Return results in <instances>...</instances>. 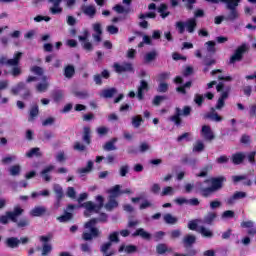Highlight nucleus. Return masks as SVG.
Segmentation results:
<instances>
[{
	"instance_id": "3",
	"label": "nucleus",
	"mask_w": 256,
	"mask_h": 256,
	"mask_svg": "<svg viewBox=\"0 0 256 256\" xmlns=\"http://www.w3.org/2000/svg\"><path fill=\"white\" fill-rule=\"evenodd\" d=\"M249 49H250L249 44L242 43L240 46L236 48L233 55L230 57L229 64L234 65V63L243 61V55L249 52Z\"/></svg>"
},
{
	"instance_id": "37",
	"label": "nucleus",
	"mask_w": 256,
	"mask_h": 256,
	"mask_svg": "<svg viewBox=\"0 0 256 256\" xmlns=\"http://www.w3.org/2000/svg\"><path fill=\"white\" fill-rule=\"evenodd\" d=\"M19 243H21V240L15 237H11L6 240V245L11 249H15V247H19Z\"/></svg>"
},
{
	"instance_id": "34",
	"label": "nucleus",
	"mask_w": 256,
	"mask_h": 256,
	"mask_svg": "<svg viewBox=\"0 0 256 256\" xmlns=\"http://www.w3.org/2000/svg\"><path fill=\"white\" fill-rule=\"evenodd\" d=\"M245 161V153H236L232 156V162L234 165H241Z\"/></svg>"
},
{
	"instance_id": "29",
	"label": "nucleus",
	"mask_w": 256,
	"mask_h": 256,
	"mask_svg": "<svg viewBox=\"0 0 256 256\" xmlns=\"http://www.w3.org/2000/svg\"><path fill=\"white\" fill-rule=\"evenodd\" d=\"M43 83H39L36 86V89L39 93H45V91H47V89H49V82H47V76H43Z\"/></svg>"
},
{
	"instance_id": "61",
	"label": "nucleus",
	"mask_w": 256,
	"mask_h": 256,
	"mask_svg": "<svg viewBox=\"0 0 256 256\" xmlns=\"http://www.w3.org/2000/svg\"><path fill=\"white\" fill-rule=\"evenodd\" d=\"M255 155H256L255 151L249 152V153L245 154V159H248V161H249V163H251V165H255Z\"/></svg>"
},
{
	"instance_id": "18",
	"label": "nucleus",
	"mask_w": 256,
	"mask_h": 256,
	"mask_svg": "<svg viewBox=\"0 0 256 256\" xmlns=\"http://www.w3.org/2000/svg\"><path fill=\"white\" fill-rule=\"evenodd\" d=\"M143 91H149V83L147 81H140V86L138 87L137 97L141 101L143 100Z\"/></svg>"
},
{
	"instance_id": "50",
	"label": "nucleus",
	"mask_w": 256,
	"mask_h": 256,
	"mask_svg": "<svg viewBox=\"0 0 256 256\" xmlns=\"http://www.w3.org/2000/svg\"><path fill=\"white\" fill-rule=\"evenodd\" d=\"M141 123H143V118L139 115L132 117V125L136 129H139L141 127Z\"/></svg>"
},
{
	"instance_id": "55",
	"label": "nucleus",
	"mask_w": 256,
	"mask_h": 256,
	"mask_svg": "<svg viewBox=\"0 0 256 256\" xmlns=\"http://www.w3.org/2000/svg\"><path fill=\"white\" fill-rule=\"evenodd\" d=\"M175 27L176 29H178V33H180V35H183L185 33V22L183 21H178L175 23Z\"/></svg>"
},
{
	"instance_id": "14",
	"label": "nucleus",
	"mask_w": 256,
	"mask_h": 256,
	"mask_svg": "<svg viewBox=\"0 0 256 256\" xmlns=\"http://www.w3.org/2000/svg\"><path fill=\"white\" fill-rule=\"evenodd\" d=\"M247 197L246 192H235L230 198L226 200L227 205H233L236 201H239V199H245Z\"/></svg>"
},
{
	"instance_id": "16",
	"label": "nucleus",
	"mask_w": 256,
	"mask_h": 256,
	"mask_svg": "<svg viewBox=\"0 0 256 256\" xmlns=\"http://www.w3.org/2000/svg\"><path fill=\"white\" fill-rule=\"evenodd\" d=\"M204 119H211V121H215L216 123L223 121V117L219 116V114L215 112V108H211V112L205 114Z\"/></svg>"
},
{
	"instance_id": "48",
	"label": "nucleus",
	"mask_w": 256,
	"mask_h": 256,
	"mask_svg": "<svg viewBox=\"0 0 256 256\" xmlns=\"http://www.w3.org/2000/svg\"><path fill=\"white\" fill-rule=\"evenodd\" d=\"M37 115H39V106L34 105L30 109L29 121H34V119H35V117H37Z\"/></svg>"
},
{
	"instance_id": "53",
	"label": "nucleus",
	"mask_w": 256,
	"mask_h": 256,
	"mask_svg": "<svg viewBox=\"0 0 256 256\" xmlns=\"http://www.w3.org/2000/svg\"><path fill=\"white\" fill-rule=\"evenodd\" d=\"M40 149L39 148H32L28 153H26V157H41Z\"/></svg>"
},
{
	"instance_id": "52",
	"label": "nucleus",
	"mask_w": 256,
	"mask_h": 256,
	"mask_svg": "<svg viewBox=\"0 0 256 256\" xmlns=\"http://www.w3.org/2000/svg\"><path fill=\"white\" fill-rule=\"evenodd\" d=\"M31 73H34V75H38L39 77L43 76V73H45V70L41 68L40 66H32L30 68Z\"/></svg>"
},
{
	"instance_id": "57",
	"label": "nucleus",
	"mask_w": 256,
	"mask_h": 256,
	"mask_svg": "<svg viewBox=\"0 0 256 256\" xmlns=\"http://www.w3.org/2000/svg\"><path fill=\"white\" fill-rule=\"evenodd\" d=\"M213 169V166L208 165L204 167L199 174L196 175V177H207V173Z\"/></svg>"
},
{
	"instance_id": "56",
	"label": "nucleus",
	"mask_w": 256,
	"mask_h": 256,
	"mask_svg": "<svg viewBox=\"0 0 256 256\" xmlns=\"http://www.w3.org/2000/svg\"><path fill=\"white\" fill-rule=\"evenodd\" d=\"M173 193H175L173 187L167 186L162 189L161 197H166V195H173Z\"/></svg>"
},
{
	"instance_id": "5",
	"label": "nucleus",
	"mask_w": 256,
	"mask_h": 256,
	"mask_svg": "<svg viewBox=\"0 0 256 256\" xmlns=\"http://www.w3.org/2000/svg\"><path fill=\"white\" fill-rule=\"evenodd\" d=\"M21 91H24L22 99H28L31 97V90L27 88V84H25V82H18L16 86L11 88L10 93H12V95H19Z\"/></svg>"
},
{
	"instance_id": "54",
	"label": "nucleus",
	"mask_w": 256,
	"mask_h": 256,
	"mask_svg": "<svg viewBox=\"0 0 256 256\" xmlns=\"http://www.w3.org/2000/svg\"><path fill=\"white\" fill-rule=\"evenodd\" d=\"M157 91L158 93H167L169 91V84L167 82H160Z\"/></svg>"
},
{
	"instance_id": "42",
	"label": "nucleus",
	"mask_w": 256,
	"mask_h": 256,
	"mask_svg": "<svg viewBox=\"0 0 256 256\" xmlns=\"http://www.w3.org/2000/svg\"><path fill=\"white\" fill-rule=\"evenodd\" d=\"M91 171H93V161L91 160L88 161L87 167L80 168L77 170V172L80 173V175H83L85 173H91Z\"/></svg>"
},
{
	"instance_id": "58",
	"label": "nucleus",
	"mask_w": 256,
	"mask_h": 256,
	"mask_svg": "<svg viewBox=\"0 0 256 256\" xmlns=\"http://www.w3.org/2000/svg\"><path fill=\"white\" fill-rule=\"evenodd\" d=\"M53 247L49 243H44L42 247V255L47 256L49 252L52 251Z\"/></svg>"
},
{
	"instance_id": "45",
	"label": "nucleus",
	"mask_w": 256,
	"mask_h": 256,
	"mask_svg": "<svg viewBox=\"0 0 256 256\" xmlns=\"http://www.w3.org/2000/svg\"><path fill=\"white\" fill-rule=\"evenodd\" d=\"M9 173L13 177H16L17 175H19L21 173V165L16 164V165L11 166L9 168Z\"/></svg>"
},
{
	"instance_id": "24",
	"label": "nucleus",
	"mask_w": 256,
	"mask_h": 256,
	"mask_svg": "<svg viewBox=\"0 0 256 256\" xmlns=\"http://www.w3.org/2000/svg\"><path fill=\"white\" fill-rule=\"evenodd\" d=\"M53 191H54V193L56 195V199H58V201H61V199H63L65 197V192H63V187H61V185L54 184Z\"/></svg>"
},
{
	"instance_id": "13",
	"label": "nucleus",
	"mask_w": 256,
	"mask_h": 256,
	"mask_svg": "<svg viewBox=\"0 0 256 256\" xmlns=\"http://www.w3.org/2000/svg\"><path fill=\"white\" fill-rule=\"evenodd\" d=\"M61 1L63 0H49V2L53 4V7H50V13H52V15H59L63 13V8L60 6Z\"/></svg>"
},
{
	"instance_id": "59",
	"label": "nucleus",
	"mask_w": 256,
	"mask_h": 256,
	"mask_svg": "<svg viewBox=\"0 0 256 256\" xmlns=\"http://www.w3.org/2000/svg\"><path fill=\"white\" fill-rule=\"evenodd\" d=\"M67 197L70 199H76L77 198V192L75 191V188L68 187L66 192Z\"/></svg>"
},
{
	"instance_id": "27",
	"label": "nucleus",
	"mask_w": 256,
	"mask_h": 256,
	"mask_svg": "<svg viewBox=\"0 0 256 256\" xmlns=\"http://www.w3.org/2000/svg\"><path fill=\"white\" fill-rule=\"evenodd\" d=\"M119 253H122V251H125V253L131 254V253H136L137 251V246L135 245H125L122 244L119 249H118Z\"/></svg>"
},
{
	"instance_id": "60",
	"label": "nucleus",
	"mask_w": 256,
	"mask_h": 256,
	"mask_svg": "<svg viewBox=\"0 0 256 256\" xmlns=\"http://www.w3.org/2000/svg\"><path fill=\"white\" fill-rule=\"evenodd\" d=\"M157 14L155 12H148L146 14H139L138 19H155Z\"/></svg>"
},
{
	"instance_id": "1",
	"label": "nucleus",
	"mask_w": 256,
	"mask_h": 256,
	"mask_svg": "<svg viewBox=\"0 0 256 256\" xmlns=\"http://www.w3.org/2000/svg\"><path fill=\"white\" fill-rule=\"evenodd\" d=\"M223 181H225V178L223 177L210 178L206 179L204 183L197 182L196 186L202 197H211L213 193H217L219 189L223 188Z\"/></svg>"
},
{
	"instance_id": "49",
	"label": "nucleus",
	"mask_w": 256,
	"mask_h": 256,
	"mask_svg": "<svg viewBox=\"0 0 256 256\" xmlns=\"http://www.w3.org/2000/svg\"><path fill=\"white\" fill-rule=\"evenodd\" d=\"M199 223H201V220L199 219L190 221L188 223V229L191 231H197L199 229Z\"/></svg>"
},
{
	"instance_id": "38",
	"label": "nucleus",
	"mask_w": 256,
	"mask_h": 256,
	"mask_svg": "<svg viewBox=\"0 0 256 256\" xmlns=\"http://www.w3.org/2000/svg\"><path fill=\"white\" fill-rule=\"evenodd\" d=\"M64 75L67 79L73 78V75H75V67L73 65H68L64 69Z\"/></svg>"
},
{
	"instance_id": "62",
	"label": "nucleus",
	"mask_w": 256,
	"mask_h": 256,
	"mask_svg": "<svg viewBox=\"0 0 256 256\" xmlns=\"http://www.w3.org/2000/svg\"><path fill=\"white\" fill-rule=\"evenodd\" d=\"M149 149H151V145H149V143L147 142L140 143L139 145L140 153H145L146 151H149Z\"/></svg>"
},
{
	"instance_id": "22",
	"label": "nucleus",
	"mask_w": 256,
	"mask_h": 256,
	"mask_svg": "<svg viewBox=\"0 0 256 256\" xmlns=\"http://www.w3.org/2000/svg\"><path fill=\"white\" fill-rule=\"evenodd\" d=\"M47 213V208L44 206H37L31 210L30 215L32 217H41V215H45Z\"/></svg>"
},
{
	"instance_id": "47",
	"label": "nucleus",
	"mask_w": 256,
	"mask_h": 256,
	"mask_svg": "<svg viewBox=\"0 0 256 256\" xmlns=\"http://www.w3.org/2000/svg\"><path fill=\"white\" fill-rule=\"evenodd\" d=\"M205 150V144L202 141H197L193 146V153H201Z\"/></svg>"
},
{
	"instance_id": "35",
	"label": "nucleus",
	"mask_w": 256,
	"mask_h": 256,
	"mask_svg": "<svg viewBox=\"0 0 256 256\" xmlns=\"http://www.w3.org/2000/svg\"><path fill=\"white\" fill-rule=\"evenodd\" d=\"M197 241V237L195 235H186L183 238L184 247H191Z\"/></svg>"
},
{
	"instance_id": "7",
	"label": "nucleus",
	"mask_w": 256,
	"mask_h": 256,
	"mask_svg": "<svg viewBox=\"0 0 256 256\" xmlns=\"http://www.w3.org/2000/svg\"><path fill=\"white\" fill-rule=\"evenodd\" d=\"M21 57H23L22 52H17L14 55V58L7 59V57H1L0 58V65H8V67H15L19 65V62L21 61Z\"/></svg>"
},
{
	"instance_id": "19",
	"label": "nucleus",
	"mask_w": 256,
	"mask_h": 256,
	"mask_svg": "<svg viewBox=\"0 0 256 256\" xmlns=\"http://www.w3.org/2000/svg\"><path fill=\"white\" fill-rule=\"evenodd\" d=\"M132 237H142V239L149 241L151 239V234L145 231V229L139 228L132 234Z\"/></svg>"
},
{
	"instance_id": "26",
	"label": "nucleus",
	"mask_w": 256,
	"mask_h": 256,
	"mask_svg": "<svg viewBox=\"0 0 256 256\" xmlns=\"http://www.w3.org/2000/svg\"><path fill=\"white\" fill-rule=\"evenodd\" d=\"M53 170H55V166L49 165L41 171L40 174L42 175L44 181H47V182L51 181V177L49 176V173H51V171Z\"/></svg>"
},
{
	"instance_id": "23",
	"label": "nucleus",
	"mask_w": 256,
	"mask_h": 256,
	"mask_svg": "<svg viewBox=\"0 0 256 256\" xmlns=\"http://www.w3.org/2000/svg\"><path fill=\"white\" fill-rule=\"evenodd\" d=\"M230 11L226 16H225V21H237L239 18V11L237 9H228Z\"/></svg>"
},
{
	"instance_id": "4",
	"label": "nucleus",
	"mask_w": 256,
	"mask_h": 256,
	"mask_svg": "<svg viewBox=\"0 0 256 256\" xmlns=\"http://www.w3.org/2000/svg\"><path fill=\"white\" fill-rule=\"evenodd\" d=\"M23 209L19 206H16L14 208V211H8L6 212V215L0 216V223L3 225H7L9 223V219L13 221V223H17V218L19 215H23Z\"/></svg>"
},
{
	"instance_id": "8",
	"label": "nucleus",
	"mask_w": 256,
	"mask_h": 256,
	"mask_svg": "<svg viewBox=\"0 0 256 256\" xmlns=\"http://www.w3.org/2000/svg\"><path fill=\"white\" fill-rule=\"evenodd\" d=\"M113 69L116 73H133L134 68L133 64L129 62H124L122 65L119 63L113 64Z\"/></svg>"
},
{
	"instance_id": "17",
	"label": "nucleus",
	"mask_w": 256,
	"mask_h": 256,
	"mask_svg": "<svg viewBox=\"0 0 256 256\" xmlns=\"http://www.w3.org/2000/svg\"><path fill=\"white\" fill-rule=\"evenodd\" d=\"M186 31L188 33H195V29H197V20L195 18H190L185 22Z\"/></svg>"
},
{
	"instance_id": "32",
	"label": "nucleus",
	"mask_w": 256,
	"mask_h": 256,
	"mask_svg": "<svg viewBox=\"0 0 256 256\" xmlns=\"http://www.w3.org/2000/svg\"><path fill=\"white\" fill-rule=\"evenodd\" d=\"M222 3H226V9H237L241 0H220Z\"/></svg>"
},
{
	"instance_id": "40",
	"label": "nucleus",
	"mask_w": 256,
	"mask_h": 256,
	"mask_svg": "<svg viewBox=\"0 0 256 256\" xmlns=\"http://www.w3.org/2000/svg\"><path fill=\"white\" fill-rule=\"evenodd\" d=\"M71 219H73V213L65 211L64 215L57 218V221L67 223V221H71Z\"/></svg>"
},
{
	"instance_id": "28",
	"label": "nucleus",
	"mask_w": 256,
	"mask_h": 256,
	"mask_svg": "<svg viewBox=\"0 0 256 256\" xmlns=\"http://www.w3.org/2000/svg\"><path fill=\"white\" fill-rule=\"evenodd\" d=\"M206 51L208 53L207 57H211V55H215L217 52V48H215L216 43L214 41H208L205 43Z\"/></svg>"
},
{
	"instance_id": "20",
	"label": "nucleus",
	"mask_w": 256,
	"mask_h": 256,
	"mask_svg": "<svg viewBox=\"0 0 256 256\" xmlns=\"http://www.w3.org/2000/svg\"><path fill=\"white\" fill-rule=\"evenodd\" d=\"M117 95V88L104 89L100 93V97L104 99H111V97Z\"/></svg>"
},
{
	"instance_id": "15",
	"label": "nucleus",
	"mask_w": 256,
	"mask_h": 256,
	"mask_svg": "<svg viewBox=\"0 0 256 256\" xmlns=\"http://www.w3.org/2000/svg\"><path fill=\"white\" fill-rule=\"evenodd\" d=\"M107 193H108V197L111 198V199H115L116 197H120L121 195V185H115L113 186L112 188L108 189L107 190Z\"/></svg>"
},
{
	"instance_id": "33",
	"label": "nucleus",
	"mask_w": 256,
	"mask_h": 256,
	"mask_svg": "<svg viewBox=\"0 0 256 256\" xmlns=\"http://www.w3.org/2000/svg\"><path fill=\"white\" fill-rule=\"evenodd\" d=\"M111 242H106L104 244L101 245L100 251L101 253H103L104 256H113L115 255V252H110L108 253L107 251H109V249H111Z\"/></svg>"
},
{
	"instance_id": "43",
	"label": "nucleus",
	"mask_w": 256,
	"mask_h": 256,
	"mask_svg": "<svg viewBox=\"0 0 256 256\" xmlns=\"http://www.w3.org/2000/svg\"><path fill=\"white\" fill-rule=\"evenodd\" d=\"M157 55H158L157 51H155V50L148 52L144 56L145 63H151V61H155V59H157Z\"/></svg>"
},
{
	"instance_id": "21",
	"label": "nucleus",
	"mask_w": 256,
	"mask_h": 256,
	"mask_svg": "<svg viewBox=\"0 0 256 256\" xmlns=\"http://www.w3.org/2000/svg\"><path fill=\"white\" fill-rule=\"evenodd\" d=\"M106 211H113L119 207V202L115 198H109L108 202L104 205Z\"/></svg>"
},
{
	"instance_id": "10",
	"label": "nucleus",
	"mask_w": 256,
	"mask_h": 256,
	"mask_svg": "<svg viewBox=\"0 0 256 256\" xmlns=\"http://www.w3.org/2000/svg\"><path fill=\"white\" fill-rule=\"evenodd\" d=\"M230 91H231V88H228L227 90H224L221 92L220 97L218 98V101H217L214 109L221 111V109H223V107H225V101H227V99H229Z\"/></svg>"
},
{
	"instance_id": "2",
	"label": "nucleus",
	"mask_w": 256,
	"mask_h": 256,
	"mask_svg": "<svg viewBox=\"0 0 256 256\" xmlns=\"http://www.w3.org/2000/svg\"><path fill=\"white\" fill-rule=\"evenodd\" d=\"M99 221H101L102 223H107V214L102 213L100 215V219L93 218L90 221L85 223L84 227L85 229H89L90 233L83 232L82 239L84 241H93V239H96V237H99V235H101V232L98 230L97 227H95V225H97Z\"/></svg>"
},
{
	"instance_id": "9",
	"label": "nucleus",
	"mask_w": 256,
	"mask_h": 256,
	"mask_svg": "<svg viewBox=\"0 0 256 256\" xmlns=\"http://www.w3.org/2000/svg\"><path fill=\"white\" fill-rule=\"evenodd\" d=\"M80 207H84V209H86V211L84 212L85 217H90L93 211L95 213H99V211H101V209L98 208L97 204L93 203L92 201L85 202L81 204Z\"/></svg>"
},
{
	"instance_id": "39",
	"label": "nucleus",
	"mask_w": 256,
	"mask_h": 256,
	"mask_svg": "<svg viewBox=\"0 0 256 256\" xmlns=\"http://www.w3.org/2000/svg\"><path fill=\"white\" fill-rule=\"evenodd\" d=\"M217 218V213L215 212H209L205 217H204V223L206 225H212L213 221Z\"/></svg>"
},
{
	"instance_id": "51",
	"label": "nucleus",
	"mask_w": 256,
	"mask_h": 256,
	"mask_svg": "<svg viewBox=\"0 0 256 256\" xmlns=\"http://www.w3.org/2000/svg\"><path fill=\"white\" fill-rule=\"evenodd\" d=\"M109 239V243H111V245H113V243H119V232H112L109 234L108 236Z\"/></svg>"
},
{
	"instance_id": "44",
	"label": "nucleus",
	"mask_w": 256,
	"mask_h": 256,
	"mask_svg": "<svg viewBox=\"0 0 256 256\" xmlns=\"http://www.w3.org/2000/svg\"><path fill=\"white\" fill-rule=\"evenodd\" d=\"M114 11H116V13H119V14H129L131 13V8H125L124 6H121V5H116L114 6Z\"/></svg>"
},
{
	"instance_id": "64",
	"label": "nucleus",
	"mask_w": 256,
	"mask_h": 256,
	"mask_svg": "<svg viewBox=\"0 0 256 256\" xmlns=\"http://www.w3.org/2000/svg\"><path fill=\"white\" fill-rule=\"evenodd\" d=\"M120 177H127V173H129V165H123L119 169Z\"/></svg>"
},
{
	"instance_id": "6",
	"label": "nucleus",
	"mask_w": 256,
	"mask_h": 256,
	"mask_svg": "<svg viewBox=\"0 0 256 256\" xmlns=\"http://www.w3.org/2000/svg\"><path fill=\"white\" fill-rule=\"evenodd\" d=\"M181 115L189 117L191 115V107L185 106L182 113L180 108H176V114L170 117V121L175 122V125H181Z\"/></svg>"
},
{
	"instance_id": "31",
	"label": "nucleus",
	"mask_w": 256,
	"mask_h": 256,
	"mask_svg": "<svg viewBox=\"0 0 256 256\" xmlns=\"http://www.w3.org/2000/svg\"><path fill=\"white\" fill-rule=\"evenodd\" d=\"M163 220L167 225H175L177 221H179V218L173 216V214L167 213L163 216Z\"/></svg>"
},
{
	"instance_id": "46",
	"label": "nucleus",
	"mask_w": 256,
	"mask_h": 256,
	"mask_svg": "<svg viewBox=\"0 0 256 256\" xmlns=\"http://www.w3.org/2000/svg\"><path fill=\"white\" fill-rule=\"evenodd\" d=\"M156 251L159 255H163V253H167V251L171 252L173 251V249H168L166 244H158L156 247Z\"/></svg>"
},
{
	"instance_id": "41",
	"label": "nucleus",
	"mask_w": 256,
	"mask_h": 256,
	"mask_svg": "<svg viewBox=\"0 0 256 256\" xmlns=\"http://www.w3.org/2000/svg\"><path fill=\"white\" fill-rule=\"evenodd\" d=\"M74 97L78 99H87L89 97V91L87 90H76L73 92Z\"/></svg>"
},
{
	"instance_id": "12",
	"label": "nucleus",
	"mask_w": 256,
	"mask_h": 256,
	"mask_svg": "<svg viewBox=\"0 0 256 256\" xmlns=\"http://www.w3.org/2000/svg\"><path fill=\"white\" fill-rule=\"evenodd\" d=\"M81 10L82 13L87 15V17H90V19H93V17L97 15V8L93 5H82Z\"/></svg>"
},
{
	"instance_id": "25",
	"label": "nucleus",
	"mask_w": 256,
	"mask_h": 256,
	"mask_svg": "<svg viewBox=\"0 0 256 256\" xmlns=\"http://www.w3.org/2000/svg\"><path fill=\"white\" fill-rule=\"evenodd\" d=\"M82 139L84 143H86L87 145H91V128L89 126L83 128Z\"/></svg>"
},
{
	"instance_id": "36",
	"label": "nucleus",
	"mask_w": 256,
	"mask_h": 256,
	"mask_svg": "<svg viewBox=\"0 0 256 256\" xmlns=\"http://www.w3.org/2000/svg\"><path fill=\"white\" fill-rule=\"evenodd\" d=\"M117 141V138H112L110 141L106 142V144L103 146L104 151H115L117 147L115 146V142Z\"/></svg>"
},
{
	"instance_id": "11",
	"label": "nucleus",
	"mask_w": 256,
	"mask_h": 256,
	"mask_svg": "<svg viewBox=\"0 0 256 256\" xmlns=\"http://www.w3.org/2000/svg\"><path fill=\"white\" fill-rule=\"evenodd\" d=\"M201 135L206 141H213L215 139V134H213V130H211L209 125L202 126Z\"/></svg>"
},
{
	"instance_id": "63",
	"label": "nucleus",
	"mask_w": 256,
	"mask_h": 256,
	"mask_svg": "<svg viewBox=\"0 0 256 256\" xmlns=\"http://www.w3.org/2000/svg\"><path fill=\"white\" fill-rule=\"evenodd\" d=\"M235 212L232 210H226L222 213V219H233Z\"/></svg>"
},
{
	"instance_id": "30",
	"label": "nucleus",
	"mask_w": 256,
	"mask_h": 256,
	"mask_svg": "<svg viewBox=\"0 0 256 256\" xmlns=\"http://www.w3.org/2000/svg\"><path fill=\"white\" fill-rule=\"evenodd\" d=\"M197 232L200 233V235H202L203 237H208V238L213 237V231H211V229L204 226H199L197 229Z\"/></svg>"
}]
</instances>
